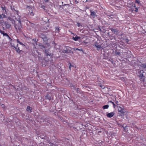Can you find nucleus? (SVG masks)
Returning <instances> with one entry per match:
<instances>
[{"label":"nucleus","instance_id":"1","mask_svg":"<svg viewBox=\"0 0 146 146\" xmlns=\"http://www.w3.org/2000/svg\"><path fill=\"white\" fill-rule=\"evenodd\" d=\"M32 55L35 57L37 58L38 57L39 54L35 46H34L33 49L32 51Z\"/></svg>","mask_w":146,"mask_h":146},{"label":"nucleus","instance_id":"2","mask_svg":"<svg viewBox=\"0 0 146 146\" xmlns=\"http://www.w3.org/2000/svg\"><path fill=\"white\" fill-rule=\"evenodd\" d=\"M38 36L42 38L44 42H46L48 41V39L46 35L44 34L43 33L39 34Z\"/></svg>","mask_w":146,"mask_h":146},{"label":"nucleus","instance_id":"3","mask_svg":"<svg viewBox=\"0 0 146 146\" xmlns=\"http://www.w3.org/2000/svg\"><path fill=\"white\" fill-rule=\"evenodd\" d=\"M14 26L17 31L18 30L20 32L21 31L22 29V26L21 23H18V24H15V25H14Z\"/></svg>","mask_w":146,"mask_h":146},{"label":"nucleus","instance_id":"4","mask_svg":"<svg viewBox=\"0 0 146 146\" xmlns=\"http://www.w3.org/2000/svg\"><path fill=\"white\" fill-rule=\"evenodd\" d=\"M93 46L96 48L97 50H100L102 48V45L100 43L97 41H96L94 43Z\"/></svg>","mask_w":146,"mask_h":146},{"label":"nucleus","instance_id":"5","mask_svg":"<svg viewBox=\"0 0 146 146\" xmlns=\"http://www.w3.org/2000/svg\"><path fill=\"white\" fill-rule=\"evenodd\" d=\"M10 44L12 47H13L14 48L17 52L20 53L22 51V50H20L18 46V45L17 44L16 46H15V45L12 44V43H10Z\"/></svg>","mask_w":146,"mask_h":146},{"label":"nucleus","instance_id":"6","mask_svg":"<svg viewBox=\"0 0 146 146\" xmlns=\"http://www.w3.org/2000/svg\"><path fill=\"white\" fill-rule=\"evenodd\" d=\"M38 46L39 48L45 52V50H46L47 49H46L47 48L46 46H45L43 45H42L41 44H39L38 45Z\"/></svg>","mask_w":146,"mask_h":146},{"label":"nucleus","instance_id":"7","mask_svg":"<svg viewBox=\"0 0 146 146\" xmlns=\"http://www.w3.org/2000/svg\"><path fill=\"white\" fill-rule=\"evenodd\" d=\"M139 72L140 74L138 76L140 77V80H143V77H144L143 75V70H140Z\"/></svg>","mask_w":146,"mask_h":146},{"label":"nucleus","instance_id":"8","mask_svg":"<svg viewBox=\"0 0 146 146\" xmlns=\"http://www.w3.org/2000/svg\"><path fill=\"white\" fill-rule=\"evenodd\" d=\"M70 47L68 46L66 48V49L64 50L62 52L63 53H70L71 52V50L70 49Z\"/></svg>","mask_w":146,"mask_h":146},{"label":"nucleus","instance_id":"9","mask_svg":"<svg viewBox=\"0 0 146 146\" xmlns=\"http://www.w3.org/2000/svg\"><path fill=\"white\" fill-rule=\"evenodd\" d=\"M114 113L113 112H112L109 113L107 114V116L108 117L111 118L114 115Z\"/></svg>","mask_w":146,"mask_h":146},{"label":"nucleus","instance_id":"10","mask_svg":"<svg viewBox=\"0 0 146 146\" xmlns=\"http://www.w3.org/2000/svg\"><path fill=\"white\" fill-rule=\"evenodd\" d=\"M28 9H29V12L28 13V14L32 16H33L34 15V14L31 8L29 7L28 8Z\"/></svg>","mask_w":146,"mask_h":146},{"label":"nucleus","instance_id":"11","mask_svg":"<svg viewBox=\"0 0 146 146\" xmlns=\"http://www.w3.org/2000/svg\"><path fill=\"white\" fill-rule=\"evenodd\" d=\"M90 15L92 16L94 18L96 16V13L94 11H92V10H90Z\"/></svg>","mask_w":146,"mask_h":146},{"label":"nucleus","instance_id":"12","mask_svg":"<svg viewBox=\"0 0 146 146\" xmlns=\"http://www.w3.org/2000/svg\"><path fill=\"white\" fill-rule=\"evenodd\" d=\"M8 19L9 20L11 21V23L12 24L15 25V21L13 18L11 17H9Z\"/></svg>","mask_w":146,"mask_h":146},{"label":"nucleus","instance_id":"13","mask_svg":"<svg viewBox=\"0 0 146 146\" xmlns=\"http://www.w3.org/2000/svg\"><path fill=\"white\" fill-rule=\"evenodd\" d=\"M120 109H118V111L119 112L121 113H124L125 112L124 111V110L123 109H122L120 107H119Z\"/></svg>","mask_w":146,"mask_h":146},{"label":"nucleus","instance_id":"14","mask_svg":"<svg viewBox=\"0 0 146 146\" xmlns=\"http://www.w3.org/2000/svg\"><path fill=\"white\" fill-rule=\"evenodd\" d=\"M79 39H80V38L77 35H76L75 37H72V39L75 41L78 40Z\"/></svg>","mask_w":146,"mask_h":146},{"label":"nucleus","instance_id":"15","mask_svg":"<svg viewBox=\"0 0 146 146\" xmlns=\"http://www.w3.org/2000/svg\"><path fill=\"white\" fill-rule=\"evenodd\" d=\"M48 49H47L46 50H45V51L44 52L47 56H51L52 55L51 53H49L48 52Z\"/></svg>","mask_w":146,"mask_h":146},{"label":"nucleus","instance_id":"16","mask_svg":"<svg viewBox=\"0 0 146 146\" xmlns=\"http://www.w3.org/2000/svg\"><path fill=\"white\" fill-rule=\"evenodd\" d=\"M45 98L46 100H50L51 99V97L50 96H49L47 94L45 96Z\"/></svg>","mask_w":146,"mask_h":146},{"label":"nucleus","instance_id":"17","mask_svg":"<svg viewBox=\"0 0 146 146\" xmlns=\"http://www.w3.org/2000/svg\"><path fill=\"white\" fill-rule=\"evenodd\" d=\"M5 25L6 27V28L7 29H9L10 28L11 26V25L10 24H9L8 23H5Z\"/></svg>","mask_w":146,"mask_h":146},{"label":"nucleus","instance_id":"18","mask_svg":"<svg viewBox=\"0 0 146 146\" xmlns=\"http://www.w3.org/2000/svg\"><path fill=\"white\" fill-rule=\"evenodd\" d=\"M75 90L77 93H81V91L80 89L78 88H76V89H75Z\"/></svg>","mask_w":146,"mask_h":146},{"label":"nucleus","instance_id":"19","mask_svg":"<svg viewBox=\"0 0 146 146\" xmlns=\"http://www.w3.org/2000/svg\"><path fill=\"white\" fill-rule=\"evenodd\" d=\"M1 8L2 9V10L3 11V12L4 13H7V11H6V10L5 9V6H4V7L3 6H1Z\"/></svg>","mask_w":146,"mask_h":146},{"label":"nucleus","instance_id":"20","mask_svg":"<svg viewBox=\"0 0 146 146\" xmlns=\"http://www.w3.org/2000/svg\"><path fill=\"white\" fill-rule=\"evenodd\" d=\"M135 3L138 4L139 5H141L142 4L140 3L139 0H135Z\"/></svg>","mask_w":146,"mask_h":146},{"label":"nucleus","instance_id":"21","mask_svg":"<svg viewBox=\"0 0 146 146\" xmlns=\"http://www.w3.org/2000/svg\"><path fill=\"white\" fill-rule=\"evenodd\" d=\"M31 109H32L29 106H28L27 109V111L28 112L30 111V112H31Z\"/></svg>","mask_w":146,"mask_h":146},{"label":"nucleus","instance_id":"22","mask_svg":"<svg viewBox=\"0 0 146 146\" xmlns=\"http://www.w3.org/2000/svg\"><path fill=\"white\" fill-rule=\"evenodd\" d=\"M109 107V106L108 105H106L103 106L102 107V108L104 110L105 109L108 108Z\"/></svg>","mask_w":146,"mask_h":146},{"label":"nucleus","instance_id":"23","mask_svg":"<svg viewBox=\"0 0 146 146\" xmlns=\"http://www.w3.org/2000/svg\"><path fill=\"white\" fill-rule=\"evenodd\" d=\"M141 67L146 69V64H141Z\"/></svg>","mask_w":146,"mask_h":146},{"label":"nucleus","instance_id":"24","mask_svg":"<svg viewBox=\"0 0 146 146\" xmlns=\"http://www.w3.org/2000/svg\"><path fill=\"white\" fill-rule=\"evenodd\" d=\"M6 16L4 14H2V15H0V17L1 18H5Z\"/></svg>","mask_w":146,"mask_h":146},{"label":"nucleus","instance_id":"25","mask_svg":"<svg viewBox=\"0 0 146 146\" xmlns=\"http://www.w3.org/2000/svg\"><path fill=\"white\" fill-rule=\"evenodd\" d=\"M110 29L112 32H114L115 33V32H117V31L116 30V29H113V28H110Z\"/></svg>","mask_w":146,"mask_h":146},{"label":"nucleus","instance_id":"26","mask_svg":"<svg viewBox=\"0 0 146 146\" xmlns=\"http://www.w3.org/2000/svg\"><path fill=\"white\" fill-rule=\"evenodd\" d=\"M134 7L135 8V10H133V11H134L136 12H138V8L136 7L135 6V5H134Z\"/></svg>","mask_w":146,"mask_h":146},{"label":"nucleus","instance_id":"27","mask_svg":"<svg viewBox=\"0 0 146 146\" xmlns=\"http://www.w3.org/2000/svg\"><path fill=\"white\" fill-rule=\"evenodd\" d=\"M17 42L18 43H19L20 44L22 45L23 46H25V45L24 44L22 43L21 42L19 41L18 39H17Z\"/></svg>","mask_w":146,"mask_h":146},{"label":"nucleus","instance_id":"28","mask_svg":"<svg viewBox=\"0 0 146 146\" xmlns=\"http://www.w3.org/2000/svg\"><path fill=\"white\" fill-rule=\"evenodd\" d=\"M31 26L33 28H35L36 27V25H35L34 23H31Z\"/></svg>","mask_w":146,"mask_h":146},{"label":"nucleus","instance_id":"29","mask_svg":"<svg viewBox=\"0 0 146 146\" xmlns=\"http://www.w3.org/2000/svg\"><path fill=\"white\" fill-rule=\"evenodd\" d=\"M71 86L72 87V89L75 90V89H76V88L74 86V85H73V84H71Z\"/></svg>","mask_w":146,"mask_h":146},{"label":"nucleus","instance_id":"30","mask_svg":"<svg viewBox=\"0 0 146 146\" xmlns=\"http://www.w3.org/2000/svg\"><path fill=\"white\" fill-rule=\"evenodd\" d=\"M74 50H79V51H82V48H80V49H79L78 48H74Z\"/></svg>","mask_w":146,"mask_h":146},{"label":"nucleus","instance_id":"31","mask_svg":"<svg viewBox=\"0 0 146 146\" xmlns=\"http://www.w3.org/2000/svg\"><path fill=\"white\" fill-rule=\"evenodd\" d=\"M115 54H116L118 55L119 56H120L121 55V54L120 52H117L116 51L115 52Z\"/></svg>","mask_w":146,"mask_h":146},{"label":"nucleus","instance_id":"32","mask_svg":"<svg viewBox=\"0 0 146 146\" xmlns=\"http://www.w3.org/2000/svg\"><path fill=\"white\" fill-rule=\"evenodd\" d=\"M55 29H56V30L57 31H58V32H59V28L58 27H56L55 28Z\"/></svg>","mask_w":146,"mask_h":146},{"label":"nucleus","instance_id":"33","mask_svg":"<svg viewBox=\"0 0 146 146\" xmlns=\"http://www.w3.org/2000/svg\"><path fill=\"white\" fill-rule=\"evenodd\" d=\"M3 35L4 36H6L7 37L8 36V35L7 33H3Z\"/></svg>","mask_w":146,"mask_h":146},{"label":"nucleus","instance_id":"34","mask_svg":"<svg viewBox=\"0 0 146 146\" xmlns=\"http://www.w3.org/2000/svg\"><path fill=\"white\" fill-rule=\"evenodd\" d=\"M70 66H71V67L72 68H75L76 65L74 64V65H71L70 63Z\"/></svg>","mask_w":146,"mask_h":146},{"label":"nucleus","instance_id":"35","mask_svg":"<svg viewBox=\"0 0 146 146\" xmlns=\"http://www.w3.org/2000/svg\"><path fill=\"white\" fill-rule=\"evenodd\" d=\"M88 42L84 41L82 42V44L84 45V44H88Z\"/></svg>","mask_w":146,"mask_h":146},{"label":"nucleus","instance_id":"36","mask_svg":"<svg viewBox=\"0 0 146 146\" xmlns=\"http://www.w3.org/2000/svg\"><path fill=\"white\" fill-rule=\"evenodd\" d=\"M7 37L8 38L9 41H11L12 40V39L9 35H8Z\"/></svg>","mask_w":146,"mask_h":146},{"label":"nucleus","instance_id":"37","mask_svg":"<svg viewBox=\"0 0 146 146\" xmlns=\"http://www.w3.org/2000/svg\"><path fill=\"white\" fill-rule=\"evenodd\" d=\"M100 86L101 87V88L102 89H104L105 88V87H104V86L100 85Z\"/></svg>","mask_w":146,"mask_h":146},{"label":"nucleus","instance_id":"38","mask_svg":"<svg viewBox=\"0 0 146 146\" xmlns=\"http://www.w3.org/2000/svg\"><path fill=\"white\" fill-rule=\"evenodd\" d=\"M17 21H18V23H21V20L20 19H18L17 20Z\"/></svg>","mask_w":146,"mask_h":146},{"label":"nucleus","instance_id":"39","mask_svg":"<svg viewBox=\"0 0 146 146\" xmlns=\"http://www.w3.org/2000/svg\"><path fill=\"white\" fill-rule=\"evenodd\" d=\"M125 40L127 43L129 42V40L127 38H126L125 39Z\"/></svg>","mask_w":146,"mask_h":146},{"label":"nucleus","instance_id":"40","mask_svg":"<svg viewBox=\"0 0 146 146\" xmlns=\"http://www.w3.org/2000/svg\"><path fill=\"white\" fill-rule=\"evenodd\" d=\"M45 6H44V5H42L41 7V8H42L44 9H45Z\"/></svg>","mask_w":146,"mask_h":146},{"label":"nucleus","instance_id":"41","mask_svg":"<svg viewBox=\"0 0 146 146\" xmlns=\"http://www.w3.org/2000/svg\"><path fill=\"white\" fill-rule=\"evenodd\" d=\"M127 127V126H125L124 127V126H123V127L124 128V129H125V130H126V127Z\"/></svg>","mask_w":146,"mask_h":146},{"label":"nucleus","instance_id":"42","mask_svg":"<svg viewBox=\"0 0 146 146\" xmlns=\"http://www.w3.org/2000/svg\"><path fill=\"white\" fill-rule=\"evenodd\" d=\"M0 33L2 34H3L4 33L3 31H2L1 30H0Z\"/></svg>","mask_w":146,"mask_h":146},{"label":"nucleus","instance_id":"43","mask_svg":"<svg viewBox=\"0 0 146 146\" xmlns=\"http://www.w3.org/2000/svg\"><path fill=\"white\" fill-rule=\"evenodd\" d=\"M113 104V107H114V108H115V106H115V104H114V102H113V104Z\"/></svg>","mask_w":146,"mask_h":146},{"label":"nucleus","instance_id":"44","mask_svg":"<svg viewBox=\"0 0 146 146\" xmlns=\"http://www.w3.org/2000/svg\"><path fill=\"white\" fill-rule=\"evenodd\" d=\"M69 68L70 70V71L71 70V68H72V67H71V66L70 65Z\"/></svg>","mask_w":146,"mask_h":146},{"label":"nucleus","instance_id":"45","mask_svg":"<svg viewBox=\"0 0 146 146\" xmlns=\"http://www.w3.org/2000/svg\"><path fill=\"white\" fill-rule=\"evenodd\" d=\"M44 1L46 2H47L49 0H44Z\"/></svg>","mask_w":146,"mask_h":146},{"label":"nucleus","instance_id":"46","mask_svg":"<svg viewBox=\"0 0 146 146\" xmlns=\"http://www.w3.org/2000/svg\"><path fill=\"white\" fill-rule=\"evenodd\" d=\"M86 2H90V0H86Z\"/></svg>","mask_w":146,"mask_h":146},{"label":"nucleus","instance_id":"47","mask_svg":"<svg viewBox=\"0 0 146 146\" xmlns=\"http://www.w3.org/2000/svg\"><path fill=\"white\" fill-rule=\"evenodd\" d=\"M48 86H51V84L50 83H49V84H48Z\"/></svg>","mask_w":146,"mask_h":146},{"label":"nucleus","instance_id":"48","mask_svg":"<svg viewBox=\"0 0 146 146\" xmlns=\"http://www.w3.org/2000/svg\"><path fill=\"white\" fill-rule=\"evenodd\" d=\"M109 102L110 103H111L112 104H113V103L112 101H110V102Z\"/></svg>","mask_w":146,"mask_h":146},{"label":"nucleus","instance_id":"49","mask_svg":"<svg viewBox=\"0 0 146 146\" xmlns=\"http://www.w3.org/2000/svg\"><path fill=\"white\" fill-rule=\"evenodd\" d=\"M78 27H80V24L78 23Z\"/></svg>","mask_w":146,"mask_h":146},{"label":"nucleus","instance_id":"50","mask_svg":"<svg viewBox=\"0 0 146 146\" xmlns=\"http://www.w3.org/2000/svg\"><path fill=\"white\" fill-rule=\"evenodd\" d=\"M2 107H4V105L2 104Z\"/></svg>","mask_w":146,"mask_h":146},{"label":"nucleus","instance_id":"51","mask_svg":"<svg viewBox=\"0 0 146 146\" xmlns=\"http://www.w3.org/2000/svg\"><path fill=\"white\" fill-rule=\"evenodd\" d=\"M76 3H78V2L77 1H76Z\"/></svg>","mask_w":146,"mask_h":146},{"label":"nucleus","instance_id":"52","mask_svg":"<svg viewBox=\"0 0 146 146\" xmlns=\"http://www.w3.org/2000/svg\"><path fill=\"white\" fill-rule=\"evenodd\" d=\"M13 88H15V87H14V86H13Z\"/></svg>","mask_w":146,"mask_h":146},{"label":"nucleus","instance_id":"53","mask_svg":"<svg viewBox=\"0 0 146 146\" xmlns=\"http://www.w3.org/2000/svg\"><path fill=\"white\" fill-rule=\"evenodd\" d=\"M0 146H1V145H0Z\"/></svg>","mask_w":146,"mask_h":146}]
</instances>
